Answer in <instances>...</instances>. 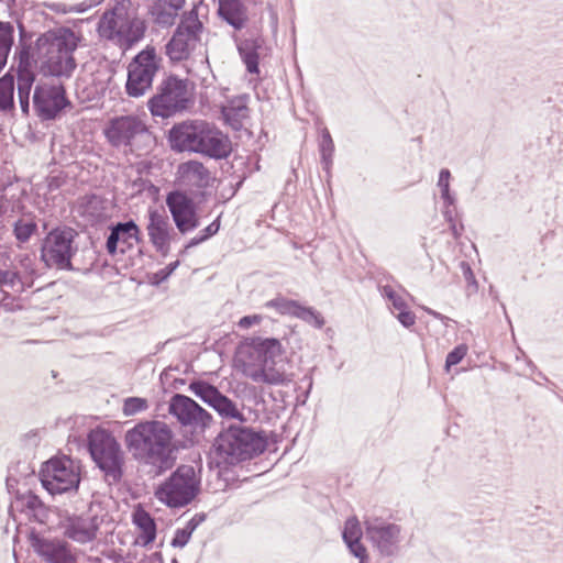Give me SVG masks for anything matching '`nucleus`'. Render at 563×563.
<instances>
[{"instance_id":"nucleus-1","label":"nucleus","mask_w":563,"mask_h":563,"mask_svg":"<svg viewBox=\"0 0 563 563\" xmlns=\"http://www.w3.org/2000/svg\"><path fill=\"white\" fill-rule=\"evenodd\" d=\"M124 440L140 470L150 479L164 475L176 465L178 446L173 430L164 421L139 422L125 432Z\"/></svg>"},{"instance_id":"nucleus-2","label":"nucleus","mask_w":563,"mask_h":563,"mask_svg":"<svg viewBox=\"0 0 563 563\" xmlns=\"http://www.w3.org/2000/svg\"><path fill=\"white\" fill-rule=\"evenodd\" d=\"M236 361L243 374L255 383L287 385L291 374L286 371L283 347L275 338H251L238 347Z\"/></svg>"},{"instance_id":"nucleus-3","label":"nucleus","mask_w":563,"mask_h":563,"mask_svg":"<svg viewBox=\"0 0 563 563\" xmlns=\"http://www.w3.org/2000/svg\"><path fill=\"white\" fill-rule=\"evenodd\" d=\"M81 35L67 26L51 29L36 38L35 65L43 77L70 79L77 68L75 52Z\"/></svg>"},{"instance_id":"nucleus-4","label":"nucleus","mask_w":563,"mask_h":563,"mask_svg":"<svg viewBox=\"0 0 563 563\" xmlns=\"http://www.w3.org/2000/svg\"><path fill=\"white\" fill-rule=\"evenodd\" d=\"M266 448L265 433L241 421L223 427L214 441L217 454L232 465L262 454Z\"/></svg>"},{"instance_id":"nucleus-5","label":"nucleus","mask_w":563,"mask_h":563,"mask_svg":"<svg viewBox=\"0 0 563 563\" xmlns=\"http://www.w3.org/2000/svg\"><path fill=\"white\" fill-rule=\"evenodd\" d=\"M147 25L136 13L124 7L107 10L100 18L97 31L100 37L112 42L123 51L132 48L144 38Z\"/></svg>"},{"instance_id":"nucleus-6","label":"nucleus","mask_w":563,"mask_h":563,"mask_svg":"<svg viewBox=\"0 0 563 563\" xmlns=\"http://www.w3.org/2000/svg\"><path fill=\"white\" fill-rule=\"evenodd\" d=\"M88 452L109 485L123 477L124 453L117 439L107 430L96 428L87 437Z\"/></svg>"},{"instance_id":"nucleus-7","label":"nucleus","mask_w":563,"mask_h":563,"mask_svg":"<svg viewBox=\"0 0 563 563\" xmlns=\"http://www.w3.org/2000/svg\"><path fill=\"white\" fill-rule=\"evenodd\" d=\"M201 478L195 467L181 464L154 490L157 500L169 508L189 505L200 493Z\"/></svg>"},{"instance_id":"nucleus-8","label":"nucleus","mask_w":563,"mask_h":563,"mask_svg":"<svg viewBox=\"0 0 563 563\" xmlns=\"http://www.w3.org/2000/svg\"><path fill=\"white\" fill-rule=\"evenodd\" d=\"M78 232L69 227L55 228L43 239L41 244V262L48 269L73 272L71 260L78 247L75 239Z\"/></svg>"},{"instance_id":"nucleus-9","label":"nucleus","mask_w":563,"mask_h":563,"mask_svg":"<svg viewBox=\"0 0 563 563\" xmlns=\"http://www.w3.org/2000/svg\"><path fill=\"white\" fill-rule=\"evenodd\" d=\"M188 103V80L169 75L159 82L147 108L153 117L167 119L186 110Z\"/></svg>"},{"instance_id":"nucleus-10","label":"nucleus","mask_w":563,"mask_h":563,"mask_svg":"<svg viewBox=\"0 0 563 563\" xmlns=\"http://www.w3.org/2000/svg\"><path fill=\"white\" fill-rule=\"evenodd\" d=\"M161 66L162 58L157 56L155 47L147 45L139 52L128 65L126 95L139 98L151 90Z\"/></svg>"},{"instance_id":"nucleus-11","label":"nucleus","mask_w":563,"mask_h":563,"mask_svg":"<svg viewBox=\"0 0 563 563\" xmlns=\"http://www.w3.org/2000/svg\"><path fill=\"white\" fill-rule=\"evenodd\" d=\"M202 29L203 25L195 9L183 14L172 37L165 44V54L172 63H179L189 58L200 41Z\"/></svg>"},{"instance_id":"nucleus-12","label":"nucleus","mask_w":563,"mask_h":563,"mask_svg":"<svg viewBox=\"0 0 563 563\" xmlns=\"http://www.w3.org/2000/svg\"><path fill=\"white\" fill-rule=\"evenodd\" d=\"M365 536L382 558H395L400 552L402 541L401 526L380 517L364 519Z\"/></svg>"},{"instance_id":"nucleus-13","label":"nucleus","mask_w":563,"mask_h":563,"mask_svg":"<svg viewBox=\"0 0 563 563\" xmlns=\"http://www.w3.org/2000/svg\"><path fill=\"white\" fill-rule=\"evenodd\" d=\"M41 483L51 494H64L76 490L80 483L79 473L69 459H51L41 468Z\"/></svg>"},{"instance_id":"nucleus-14","label":"nucleus","mask_w":563,"mask_h":563,"mask_svg":"<svg viewBox=\"0 0 563 563\" xmlns=\"http://www.w3.org/2000/svg\"><path fill=\"white\" fill-rule=\"evenodd\" d=\"M169 413L179 424L189 428L192 432L202 434L210 428L213 417L192 398L175 394L168 402Z\"/></svg>"},{"instance_id":"nucleus-15","label":"nucleus","mask_w":563,"mask_h":563,"mask_svg":"<svg viewBox=\"0 0 563 563\" xmlns=\"http://www.w3.org/2000/svg\"><path fill=\"white\" fill-rule=\"evenodd\" d=\"M68 107H71V102L63 84L35 86L33 108L41 120H55Z\"/></svg>"},{"instance_id":"nucleus-16","label":"nucleus","mask_w":563,"mask_h":563,"mask_svg":"<svg viewBox=\"0 0 563 563\" xmlns=\"http://www.w3.org/2000/svg\"><path fill=\"white\" fill-rule=\"evenodd\" d=\"M147 132L146 123L134 114L114 117L104 128L107 141L117 148L131 147L135 139Z\"/></svg>"},{"instance_id":"nucleus-17","label":"nucleus","mask_w":563,"mask_h":563,"mask_svg":"<svg viewBox=\"0 0 563 563\" xmlns=\"http://www.w3.org/2000/svg\"><path fill=\"white\" fill-rule=\"evenodd\" d=\"M188 389L196 397L214 409L222 418L235 419L238 422L246 421L236 404L222 394L214 385L202 379H195L189 383Z\"/></svg>"},{"instance_id":"nucleus-18","label":"nucleus","mask_w":563,"mask_h":563,"mask_svg":"<svg viewBox=\"0 0 563 563\" xmlns=\"http://www.w3.org/2000/svg\"><path fill=\"white\" fill-rule=\"evenodd\" d=\"M166 205L173 217L176 228L181 234H186L199 225L197 210L194 200L185 192L174 190L167 194Z\"/></svg>"},{"instance_id":"nucleus-19","label":"nucleus","mask_w":563,"mask_h":563,"mask_svg":"<svg viewBox=\"0 0 563 563\" xmlns=\"http://www.w3.org/2000/svg\"><path fill=\"white\" fill-rule=\"evenodd\" d=\"M205 120H185L175 123L167 132V142L176 153H197Z\"/></svg>"},{"instance_id":"nucleus-20","label":"nucleus","mask_w":563,"mask_h":563,"mask_svg":"<svg viewBox=\"0 0 563 563\" xmlns=\"http://www.w3.org/2000/svg\"><path fill=\"white\" fill-rule=\"evenodd\" d=\"M148 223L146 231L150 238V242L163 256H167L170 251V241L173 238L174 230L170 225L169 218L164 210L156 208H150Z\"/></svg>"},{"instance_id":"nucleus-21","label":"nucleus","mask_w":563,"mask_h":563,"mask_svg":"<svg viewBox=\"0 0 563 563\" xmlns=\"http://www.w3.org/2000/svg\"><path fill=\"white\" fill-rule=\"evenodd\" d=\"M197 153L213 159L228 158L232 152V143L227 134L214 124L203 122Z\"/></svg>"},{"instance_id":"nucleus-22","label":"nucleus","mask_w":563,"mask_h":563,"mask_svg":"<svg viewBox=\"0 0 563 563\" xmlns=\"http://www.w3.org/2000/svg\"><path fill=\"white\" fill-rule=\"evenodd\" d=\"M30 542L34 551L47 563H77L66 541L45 539L32 532Z\"/></svg>"},{"instance_id":"nucleus-23","label":"nucleus","mask_w":563,"mask_h":563,"mask_svg":"<svg viewBox=\"0 0 563 563\" xmlns=\"http://www.w3.org/2000/svg\"><path fill=\"white\" fill-rule=\"evenodd\" d=\"M238 53L245 65L249 74H260V51L263 48L265 40L261 34L249 32V36L232 34Z\"/></svg>"},{"instance_id":"nucleus-24","label":"nucleus","mask_w":563,"mask_h":563,"mask_svg":"<svg viewBox=\"0 0 563 563\" xmlns=\"http://www.w3.org/2000/svg\"><path fill=\"white\" fill-rule=\"evenodd\" d=\"M378 291L388 301V309L404 328H411L416 323V314L408 309L404 297L390 285H378Z\"/></svg>"},{"instance_id":"nucleus-25","label":"nucleus","mask_w":563,"mask_h":563,"mask_svg":"<svg viewBox=\"0 0 563 563\" xmlns=\"http://www.w3.org/2000/svg\"><path fill=\"white\" fill-rule=\"evenodd\" d=\"M12 508L25 514V516L38 523H45L48 519V508L40 497L31 490L18 493Z\"/></svg>"},{"instance_id":"nucleus-26","label":"nucleus","mask_w":563,"mask_h":563,"mask_svg":"<svg viewBox=\"0 0 563 563\" xmlns=\"http://www.w3.org/2000/svg\"><path fill=\"white\" fill-rule=\"evenodd\" d=\"M184 5L185 0H155L148 8V14L157 26L169 27L175 24Z\"/></svg>"},{"instance_id":"nucleus-27","label":"nucleus","mask_w":563,"mask_h":563,"mask_svg":"<svg viewBox=\"0 0 563 563\" xmlns=\"http://www.w3.org/2000/svg\"><path fill=\"white\" fill-rule=\"evenodd\" d=\"M218 15L234 31L243 30L250 20L247 7L241 0H219Z\"/></svg>"},{"instance_id":"nucleus-28","label":"nucleus","mask_w":563,"mask_h":563,"mask_svg":"<svg viewBox=\"0 0 563 563\" xmlns=\"http://www.w3.org/2000/svg\"><path fill=\"white\" fill-rule=\"evenodd\" d=\"M99 522L97 517L84 519L76 518L71 520L65 529V536L78 543L85 544L92 542L97 538Z\"/></svg>"},{"instance_id":"nucleus-29","label":"nucleus","mask_w":563,"mask_h":563,"mask_svg":"<svg viewBox=\"0 0 563 563\" xmlns=\"http://www.w3.org/2000/svg\"><path fill=\"white\" fill-rule=\"evenodd\" d=\"M178 173L186 184L199 189L209 187L212 181L210 172L198 161H188L180 164Z\"/></svg>"},{"instance_id":"nucleus-30","label":"nucleus","mask_w":563,"mask_h":563,"mask_svg":"<svg viewBox=\"0 0 563 563\" xmlns=\"http://www.w3.org/2000/svg\"><path fill=\"white\" fill-rule=\"evenodd\" d=\"M222 115L225 122L233 129L240 130L243 121L249 117V108L245 97L232 99L227 107L222 109Z\"/></svg>"},{"instance_id":"nucleus-31","label":"nucleus","mask_w":563,"mask_h":563,"mask_svg":"<svg viewBox=\"0 0 563 563\" xmlns=\"http://www.w3.org/2000/svg\"><path fill=\"white\" fill-rule=\"evenodd\" d=\"M133 523L141 530V540L144 545H147L154 542L156 538V522L154 518L144 510L143 508H137L133 512Z\"/></svg>"},{"instance_id":"nucleus-32","label":"nucleus","mask_w":563,"mask_h":563,"mask_svg":"<svg viewBox=\"0 0 563 563\" xmlns=\"http://www.w3.org/2000/svg\"><path fill=\"white\" fill-rule=\"evenodd\" d=\"M20 31V45L16 47L19 66L18 70H32L33 64H35L36 57V44L34 48L23 43L26 31L22 24H19Z\"/></svg>"},{"instance_id":"nucleus-33","label":"nucleus","mask_w":563,"mask_h":563,"mask_svg":"<svg viewBox=\"0 0 563 563\" xmlns=\"http://www.w3.org/2000/svg\"><path fill=\"white\" fill-rule=\"evenodd\" d=\"M14 109V78L5 74L0 78V111L9 112Z\"/></svg>"},{"instance_id":"nucleus-34","label":"nucleus","mask_w":563,"mask_h":563,"mask_svg":"<svg viewBox=\"0 0 563 563\" xmlns=\"http://www.w3.org/2000/svg\"><path fill=\"white\" fill-rule=\"evenodd\" d=\"M319 152L323 169L327 172L328 175H330V170L333 164L334 143L327 128L322 129L321 131L319 141Z\"/></svg>"},{"instance_id":"nucleus-35","label":"nucleus","mask_w":563,"mask_h":563,"mask_svg":"<svg viewBox=\"0 0 563 563\" xmlns=\"http://www.w3.org/2000/svg\"><path fill=\"white\" fill-rule=\"evenodd\" d=\"M14 27L10 22L0 21V71L7 64V59L13 45Z\"/></svg>"},{"instance_id":"nucleus-36","label":"nucleus","mask_w":563,"mask_h":563,"mask_svg":"<svg viewBox=\"0 0 563 563\" xmlns=\"http://www.w3.org/2000/svg\"><path fill=\"white\" fill-rule=\"evenodd\" d=\"M114 227L123 244L132 246V240L136 243L141 242V230L134 220L118 222Z\"/></svg>"},{"instance_id":"nucleus-37","label":"nucleus","mask_w":563,"mask_h":563,"mask_svg":"<svg viewBox=\"0 0 563 563\" xmlns=\"http://www.w3.org/2000/svg\"><path fill=\"white\" fill-rule=\"evenodd\" d=\"M295 317L317 329H321L324 325L323 317L312 307H306L299 303Z\"/></svg>"},{"instance_id":"nucleus-38","label":"nucleus","mask_w":563,"mask_h":563,"mask_svg":"<svg viewBox=\"0 0 563 563\" xmlns=\"http://www.w3.org/2000/svg\"><path fill=\"white\" fill-rule=\"evenodd\" d=\"M299 302L285 297H276L265 303L267 308H274L280 314H288L295 317Z\"/></svg>"},{"instance_id":"nucleus-39","label":"nucleus","mask_w":563,"mask_h":563,"mask_svg":"<svg viewBox=\"0 0 563 563\" xmlns=\"http://www.w3.org/2000/svg\"><path fill=\"white\" fill-rule=\"evenodd\" d=\"M451 172L448 168H442L439 173L438 187L441 191V198L446 206L455 203V197L450 191Z\"/></svg>"},{"instance_id":"nucleus-40","label":"nucleus","mask_w":563,"mask_h":563,"mask_svg":"<svg viewBox=\"0 0 563 563\" xmlns=\"http://www.w3.org/2000/svg\"><path fill=\"white\" fill-rule=\"evenodd\" d=\"M37 225L33 221L18 220L13 225V233L19 242L25 243L35 233Z\"/></svg>"},{"instance_id":"nucleus-41","label":"nucleus","mask_w":563,"mask_h":563,"mask_svg":"<svg viewBox=\"0 0 563 563\" xmlns=\"http://www.w3.org/2000/svg\"><path fill=\"white\" fill-rule=\"evenodd\" d=\"M362 536L363 533L358 519L355 516L349 517L344 522V528L342 531L343 541H356L362 539Z\"/></svg>"},{"instance_id":"nucleus-42","label":"nucleus","mask_w":563,"mask_h":563,"mask_svg":"<svg viewBox=\"0 0 563 563\" xmlns=\"http://www.w3.org/2000/svg\"><path fill=\"white\" fill-rule=\"evenodd\" d=\"M34 80L32 70H18V95H30Z\"/></svg>"},{"instance_id":"nucleus-43","label":"nucleus","mask_w":563,"mask_h":563,"mask_svg":"<svg viewBox=\"0 0 563 563\" xmlns=\"http://www.w3.org/2000/svg\"><path fill=\"white\" fill-rule=\"evenodd\" d=\"M147 408V400L140 397H129L124 400L123 404V413L124 416H133L137 412H141Z\"/></svg>"},{"instance_id":"nucleus-44","label":"nucleus","mask_w":563,"mask_h":563,"mask_svg":"<svg viewBox=\"0 0 563 563\" xmlns=\"http://www.w3.org/2000/svg\"><path fill=\"white\" fill-rule=\"evenodd\" d=\"M350 551V553L358 559V563H367L368 561V553L365 545L361 542V539L356 541H347L344 542Z\"/></svg>"},{"instance_id":"nucleus-45","label":"nucleus","mask_w":563,"mask_h":563,"mask_svg":"<svg viewBox=\"0 0 563 563\" xmlns=\"http://www.w3.org/2000/svg\"><path fill=\"white\" fill-rule=\"evenodd\" d=\"M466 353L467 346L465 344H460L449 352L445 360L446 371H449L450 367L457 365L465 357Z\"/></svg>"},{"instance_id":"nucleus-46","label":"nucleus","mask_w":563,"mask_h":563,"mask_svg":"<svg viewBox=\"0 0 563 563\" xmlns=\"http://www.w3.org/2000/svg\"><path fill=\"white\" fill-rule=\"evenodd\" d=\"M20 274L12 269H0V286H8L14 288L16 283H20Z\"/></svg>"},{"instance_id":"nucleus-47","label":"nucleus","mask_w":563,"mask_h":563,"mask_svg":"<svg viewBox=\"0 0 563 563\" xmlns=\"http://www.w3.org/2000/svg\"><path fill=\"white\" fill-rule=\"evenodd\" d=\"M191 532L185 527L175 531L174 538L172 539L170 545L174 548H184L191 538Z\"/></svg>"},{"instance_id":"nucleus-48","label":"nucleus","mask_w":563,"mask_h":563,"mask_svg":"<svg viewBox=\"0 0 563 563\" xmlns=\"http://www.w3.org/2000/svg\"><path fill=\"white\" fill-rule=\"evenodd\" d=\"M110 233L107 238V242H106V249H107V252L110 254V255H114L118 251V244L119 242H121L120 240V236L118 234V231L115 230V227L114 224H112L110 228Z\"/></svg>"},{"instance_id":"nucleus-49","label":"nucleus","mask_w":563,"mask_h":563,"mask_svg":"<svg viewBox=\"0 0 563 563\" xmlns=\"http://www.w3.org/2000/svg\"><path fill=\"white\" fill-rule=\"evenodd\" d=\"M460 269H461V273H462L463 278L466 282L467 286L473 287L474 289H477V283H476V279H475V276H474L471 265L467 262L462 261L460 263Z\"/></svg>"},{"instance_id":"nucleus-50","label":"nucleus","mask_w":563,"mask_h":563,"mask_svg":"<svg viewBox=\"0 0 563 563\" xmlns=\"http://www.w3.org/2000/svg\"><path fill=\"white\" fill-rule=\"evenodd\" d=\"M178 265H179V261H175V262L169 263L166 267L156 272L154 275L155 284H159V283L166 280L174 273V271L178 267Z\"/></svg>"},{"instance_id":"nucleus-51","label":"nucleus","mask_w":563,"mask_h":563,"mask_svg":"<svg viewBox=\"0 0 563 563\" xmlns=\"http://www.w3.org/2000/svg\"><path fill=\"white\" fill-rule=\"evenodd\" d=\"M220 229V217L213 220L208 227H206L201 233L209 240L211 236L218 233Z\"/></svg>"},{"instance_id":"nucleus-52","label":"nucleus","mask_w":563,"mask_h":563,"mask_svg":"<svg viewBox=\"0 0 563 563\" xmlns=\"http://www.w3.org/2000/svg\"><path fill=\"white\" fill-rule=\"evenodd\" d=\"M261 321V317L260 316H244L240 319L239 321V325L241 328H244V329H247L250 327H252L253 324H256Z\"/></svg>"},{"instance_id":"nucleus-53","label":"nucleus","mask_w":563,"mask_h":563,"mask_svg":"<svg viewBox=\"0 0 563 563\" xmlns=\"http://www.w3.org/2000/svg\"><path fill=\"white\" fill-rule=\"evenodd\" d=\"M205 520V515H195L185 526L187 530L191 533L197 529V527Z\"/></svg>"},{"instance_id":"nucleus-54","label":"nucleus","mask_w":563,"mask_h":563,"mask_svg":"<svg viewBox=\"0 0 563 563\" xmlns=\"http://www.w3.org/2000/svg\"><path fill=\"white\" fill-rule=\"evenodd\" d=\"M208 239L200 232L198 235H196L195 238L190 239L187 244L185 245V251H187L188 249H191V247H195L203 242H206Z\"/></svg>"},{"instance_id":"nucleus-55","label":"nucleus","mask_w":563,"mask_h":563,"mask_svg":"<svg viewBox=\"0 0 563 563\" xmlns=\"http://www.w3.org/2000/svg\"><path fill=\"white\" fill-rule=\"evenodd\" d=\"M208 239L200 232L198 235H196L195 238L190 239L187 244L185 245V251H187L188 249H191V247H195L203 242H206Z\"/></svg>"},{"instance_id":"nucleus-56","label":"nucleus","mask_w":563,"mask_h":563,"mask_svg":"<svg viewBox=\"0 0 563 563\" xmlns=\"http://www.w3.org/2000/svg\"><path fill=\"white\" fill-rule=\"evenodd\" d=\"M208 239L200 232L198 235H196L195 238L190 239L187 244L185 245V251H187L188 249H191V247H195L203 242H206Z\"/></svg>"},{"instance_id":"nucleus-57","label":"nucleus","mask_w":563,"mask_h":563,"mask_svg":"<svg viewBox=\"0 0 563 563\" xmlns=\"http://www.w3.org/2000/svg\"><path fill=\"white\" fill-rule=\"evenodd\" d=\"M21 110L24 114H29L30 110V95H18Z\"/></svg>"},{"instance_id":"nucleus-58","label":"nucleus","mask_w":563,"mask_h":563,"mask_svg":"<svg viewBox=\"0 0 563 563\" xmlns=\"http://www.w3.org/2000/svg\"><path fill=\"white\" fill-rule=\"evenodd\" d=\"M91 7H92V4L87 5L85 3H79V4L70 7V9L67 12L82 13V12H86Z\"/></svg>"},{"instance_id":"nucleus-59","label":"nucleus","mask_w":563,"mask_h":563,"mask_svg":"<svg viewBox=\"0 0 563 563\" xmlns=\"http://www.w3.org/2000/svg\"><path fill=\"white\" fill-rule=\"evenodd\" d=\"M450 230L455 239H459L462 234L463 225L457 227L456 222L450 223Z\"/></svg>"},{"instance_id":"nucleus-60","label":"nucleus","mask_w":563,"mask_h":563,"mask_svg":"<svg viewBox=\"0 0 563 563\" xmlns=\"http://www.w3.org/2000/svg\"><path fill=\"white\" fill-rule=\"evenodd\" d=\"M451 206H446L445 205V209L443 210V217L444 219L449 222V223H452V222H455L454 221V218H453V212L452 210L450 209Z\"/></svg>"},{"instance_id":"nucleus-61","label":"nucleus","mask_w":563,"mask_h":563,"mask_svg":"<svg viewBox=\"0 0 563 563\" xmlns=\"http://www.w3.org/2000/svg\"><path fill=\"white\" fill-rule=\"evenodd\" d=\"M424 311H426L428 314H430V316L434 317L435 319H439V320H442V319H443V316H442L441 313H439V312H437V311H434V310H432V309H430V308H424Z\"/></svg>"},{"instance_id":"nucleus-62","label":"nucleus","mask_w":563,"mask_h":563,"mask_svg":"<svg viewBox=\"0 0 563 563\" xmlns=\"http://www.w3.org/2000/svg\"><path fill=\"white\" fill-rule=\"evenodd\" d=\"M424 311H426L428 314H430V316L434 317L435 319H439V320H442V319H443V316H442L441 313H439V312H437V311H434V310H432V309H430V308H424Z\"/></svg>"},{"instance_id":"nucleus-63","label":"nucleus","mask_w":563,"mask_h":563,"mask_svg":"<svg viewBox=\"0 0 563 563\" xmlns=\"http://www.w3.org/2000/svg\"><path fill=\"white\" fill-rule=\"evenodd\" d=\"M536 510H537L538 512H540V514H539V516H540V517H547V516L549 515L548 510H547V509H544V508H542V507L537 506V507H536Z\"/></svg>"},{"instance_id":"nucleus-64","label":"nucleus","mask_w":563,"mask_h":563,"mask_svg":"<svg viewBox=\"0 0 563 563\" xmlns=\"http://www.w3.org/2000/svg\"><path fill=\"white\" fill-rule=\"evenodd\" d=\"M303 380L308 382V391L312 388V377L311 375H305Z\"/></svg>"}]
</instances>
